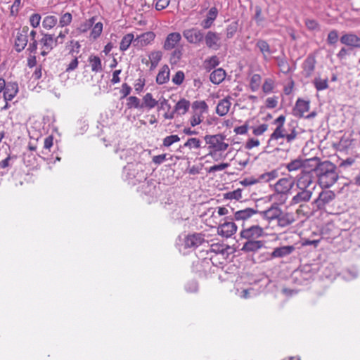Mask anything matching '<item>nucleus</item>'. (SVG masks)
Returning <instances> with one entry per match:
<instances>
[{"mask_svg":"<svg viewBox=\"0 0 360 360\" xmlns=\"http://www.w3.org/2000/svg\"><path fill=\"white\" fill-rule=\"evenodd\" d=\"M184 73L179 70L176 72L174 76L172 78V82L176 85H181L184 80Z\"/></svg>","mask_w":360,"mask_h":360,"instance_id":"63","label":"nucleus"},{"mask_svg":"<svg viewBox=\"0 0 360 360\" xmlns=\"http://www.w3.org/2000/svg\"><path fill=\"white\" fill-rule=\"evenodd\" d=\"M224 197L226 199L239 200L242 197V190L238 188L233 191L228 192L224 195Z\"/></svg>","mask_w":360,"mask_h":360,"instance_id":"57","label":"nucleus"},{"mask_svg":"<svg viewBox=\"0 0 360 360\" xmlns=\"http://www.w3.org/2000/svg\"><path fill=\"white\" fill-rule=\"evenodd\" d=\"M16 158L15 155H11L10 154H8L5 159L0 161V168L7 169L8 170L12 167Z\"/></svg>","mask_w":360,"mask_h":360,"instance_id":"41","label":"nucleus"},{"mask_svg":"<svg viewBox=\"0 0 360 360\" xmlns=\"http://www.w3.org/2000/svg\"><path fill=\"white\" fill-rule=\"evenodd\" d=\"M169 79V69L167 65H165L159 71L156 77V82L158 84L167 83Z\"/></svg>","mask_w":360,"mask_h":360,"instance_id":"30","label":"nucleus"},{"mask_svg":"<svg viewBox=\"0 0 360 360\" xmlns=\"http://www.w3.org/2000/svg\"><path fill=\"white\" fill-rule=\"evenodd\" d=\"M181 39V36L179 32H172L169 34L163 44V49L167 51L174 49Z\"/></svg>","mask_w":360,"mask_h":360,"instance_id":"21","label":"nucleus"},{"mask_svg":"<svg viewBox=\"0 0 360 360\" xmlns=\"http://www.w3.org/2000/svg\"><path fill=\"white\" fill-rule=\"evenodd\" d=\"M88 61L90 64L92 72H99L103 70L101 60L98 56L91 55L89 57Z\"/></svg>","mask_w":360,"mask_h":360,"instance_id":"31","label":"nucleus"},{"mask_svg":"<svg viewBox=\"0 0 360 360\" xmlns=\"http://www.w3.org/2000/svg\"><path fill=\"white\" fill-rule=\"evenodd\" d=\"M342 274V278L345 280L350 281V280L355 279L356 278H357V276L359 275V272L356 269L352 268V269H348L343 271Z\"/></svg>","mask_w":360,"mask_h":360,"instance_id":"43","label":"nucleus"},{"mask_svg":"<svg viewBox=\"0 0 360 360\" xmlns=\"http://www.w3.org/2000/svg\"><path fill=\"white\" fill-rule=\"evenodd\" d=\"M225 252V248L224 245L219 243H214L211 245L209 250H207V253L209 252H214L216 254H222L224 255Z\"/></svg>","mask_w":360,"mask_h":360,"instance_id":"55","label":"nucleus"},{"mask_svg":"<svg viewBox=\"0 0 360 360\" xmlns=\"http://www.w3.org/2000/svg\"><path fill=\"white\" fill-rule=\"evenodd\" d=\"M277 176L278 172L276 170H272L271 172L262 174L258 177L260 182H269L275 179Z\"/></svg>","mask_w":360,"mask_h":360,"instance_id":"42","label":"nucleus"},{"mask_svg":"<svg viewBox=\"0 0 360 360\" xmlns=\"http://www.w3.org/2000/svg\"><path fill=\"white\" fill-rule=\"evenodd\" d=\"M134 36L132 33H129L124 35L120 44V49L122 51L127 50L131 43L134 44Z\"/></svg>","mask_w":360,"mask_h":360,"instance_id":"32","label":"nucleus"},{"mask_svg":"<svg viewBox=\"0 0 360 360\" xmlns=\"http://www.w3.org/2000/svg\"><path fill=\"white\" fill-rule=\"evenodd\" d=\"M229 219L230 221H226L220 224L217 228V232L219 235L225 237H231L237 231V226L233 221V218L226 217L225 219Z\"/></svg>","mask_w":360,"mask_h":360,"instance_id":"11","label":"nucleus"},{"mask_svg":"<svg viewBox=\"0 0 360 360\" xmlns=\"http://www.w3.org/2000/svg\"><path fill=\"white\" fill-rule=\"evenodd\" d=\"M259 211L253 208H245L238 210L234 213V219L236 221H242L243 224H246L248 221L253 216L258 214Z\"/></svg>","mask_w":360,"mask_h":360,"instance_id":"16","label":"nucleus"},{"mask_svg":"<svg viewBox=\"0 0 360 360\" xmlns=\"http://www.w3.org/2000/svg\"><path fill=\"white\" fill-rule=\"evenodd\" d=\"M193 112H198L202 115L208 110V105L205 101H195L191 105Z\"/></svg>","mask_w":360,"mask_h":360,"instance_id":"35","label":"nucleus"},{"mask_svg":"<svg viewBox=\"0 0 360 360\" xmlns=\"http://www.w3.org/2000/svg\"><path fill=\"white\" fill-rule=\"evenodd\" d=\"M259 182L260 181L259 177L255 178L254 176L245 178L244 179L240 181V184L245 186H252Z\"/></svg>","mask_w":360,"mask_h":360,"instance_id":"61","label":"nucleus"},{"mask_svg":"<svg viewBox=\"0 0 360 360\" xmlns=\"http://www.w3.org/2000/svg\"><path fill=\"white\" fill-rule=\"evenodd\" d=\"M158 101L153 98V96L150 93H147L143 98V103L141 105L143 108H147L148 109H152L155 108L158 105Z\"/></svg>","mask_w":360,"mask_h":360,"instance_id":"34","label":"nucleus"},{"mask_svg":"<svg viewBox=\"0 0 360 360\" xmlns=\"http://www.w3.org/2000/svg\"><path fill=\"white\" fill-rule=\"evenodd\" d=\"M208 242L205 239V236L201 233H194L187 235L184 241L185 248L195 249L200 245Z\"/></svg>","mask_w":360,"mask_h":360,"instance_id":"8","label":"nucleus"},{"mask_svg":"<svg viewBox=\"0 0 360 360\" xmlns=\"http://www.w3.org/2000/svg\"><path fill=\"white\" fill-rule=\"evenodd\" d=\"M18 92V86L17 83L8 82L6 89L4 91V98L6 101H11Z\"/></svg>","mask_w":360,"mask_h":360,"instance_id":"25","label":"nucleus"},{"mask_svg":"<svg viewBox=\"0 0 360 360\" xmlns=\"http://www.w3.org/2000/svg\"><path fill=\"white\" fill-rule=\"evenodd\" d=\"M180 139H181L179 137L178 135L167 136L165 138H164L163 141H162V145L165 147H169L173 143L179 141Z\"/></svg>","mask_w":360,"mask_h":360,"instance_id":"54","label":"nucleus"},{"mask_svg":"<svg viewBox=\"0 0 360 360\" xmlns=\"http://www.w3.org/2000/svg\"><path fill=\"white\" fill-rule=\"evenodd\" d=\"M157 184L158 183L155 180L146 179V181L141 184L139 188L143 194L151 197H155L158 193V187L157 186Z\"/></svg>","mask_w":360,"mask_h":360,"instance_id":"14","label":"nucleus"},{"mask_svg":"<svg viewBox=\"0 0 360 360\" xmlns=\"http://www.w3.org/2000/svg\"><path fill=\"white\" fill-rule=\"evenodd\" d=\"M314 163V168L311 172L314 171L319 185L324 188L332 186L338 179L336 166L330 161L320 162L319 158Z\"/></svg>","mask_w":360,"mask_h":360,"instance_id":"2","label":"nucleus"},{"mask_svg":"<svg viewBox=\"0 0 360 360\" xmlns=\"http://www.w3.org/2000/svg\"><path fill=\"white\" fill-rule=\"evenodd\" d=\"M313 84L318 91L327 89L328 88V78L321 79L319 77H315Z\"/></svg>","mask_w":360,"mask_h":360,"instance_id":"37","label":"nucleus"},{"mask_svg":"<svg viewBox=\"0 0 360 360\" xmlns=\"http://www.w3.org/2000/svg\"><path fill=\"white\" fill-rule=\"evenodd\" d=\"M127 105L128 108H136V109H141L143 108V105H141V103L140 102V99L137 98L136 96H129L127 98Z\"/></svg>","mask_w":360,"mask_h":360,"instance_id":"46","label":"nucleus"},{"mask_svg":"<svg viewBox=\"0 0 360 360\" xmlns=\"http://www.w3.org/2000/svg\"><path fill=\"white\" fill-rule=\"evenodd\" d=\"M102 31H103V23L101 22H96L92 28L90 36L94 39H96L101 35V34L102 33Z\"/></svg>","mask_w":360,"mask_h":360,"instance_id":"50","label":"nucleus"},{"mask_svg":"<svg viewBox=\"0 0 360 360\" xmlns=\"http://www.w3.org/2000/svg\"><path fill=\"white\" fill-rule=\"evenodd\" d=\"M285 136V134L284 133L283 127H276L274 132L271 134L268 143H269L273 140H278L280 138H284Z\"/></svg>","mask_w":360,"mask_h":360,"instance_id":"49","label":"nucleus"},{"mask_svg":"<svg viewBox=\"0 0 360 360\" xmlns=\"http://www.w3.org/2000/svg\"><path fill=\"white\" fill-rule=\"evenodd\" d=\"M41 15L39 13H33L30 15L29 21L30 23V25L33 28H37L39 26L40 21H41Z\"/></svg>","mask_w":360,"mask_h":360,"instance_id":"58","label":"nucleus"},{"mask_svg":"<svg viewBox=\"0 0 360 360\" xmlns=\"http://www.w3.org/2000/svg\"><path fill=\"white\" fill-rule=\"evenodd\" d=\"M162 57V53L160 51H153L149 55V59L150 60V70H154L158 65L159 62L161 60Z\"/></svg>","mask_w":360,"mask_h":360,"instance_id":"33","label":"nucleus"},{"mask_svg":"<svg viewBox=\"0 0 360 360\" xmlns=\"http://www.w3.org/2000/svg\"><path fill=\"white\" fill-rule=\"evenodd\" d=\"M231 105L230 98L221 100L216 108L217 114L221 117L226 115L229 111Z\"/></svg>","mask_w":360,"mask_h":360,"instance_id":"26","label":"nucleus"},{"mask_svg":"<svg viewBox=\"0 0 360 360\" xmlns=\"http://www.w3.org/2000/svg\"><path fill=\"white\" fill-rule=\"evenodd\" d=\"M242 230L240 232L241 239L244 240H258L260 237L264 236V231L258 224L248 225L242 224Z\"/></svg>","mask_w":360,"mask_h":360,"instance_id":"4","label":"nucleus"},{"mask_svg":"<svg viewBox=\"0 0 360 360\" xmlns=\"http://www.w3.org/2000/svg\"><path fill=\"white\" fill-rule=\"evenodd\" d=\"M261 77L259 75L255 74L250 80V88L252 91H255L259 86Z\"/></svg>","mask_w":360,"mask_h":360,"instance_id":"59","label":"nucleus"},{"mask_svg":"<svg viewBox=\"0 0 360 360\" xmlns=\"http://www.w3.org/2000/svg\"><path fill=\"white\" fill-rule=\"evenodd\" d=\"M351 182L360 186V167L356 168L355 172L352 174Z\"/></svg>","mask_w":360,"mask_h":360,"instance_id":"64","label":"nucleus"},{"mask_svg":"<svg viewBox=\"0 0 360 360\" xmlns=\"http://www.w3.org/2000/svg\"><path fill=\"white\" fill-rule=\"evenodd\" d=\"M191 106L190 101L186 98H181L174 106V112L179 115H185Z\"/></svg>","mask_w":360,"mask_h":360,"instance_id":"28","label":"nucleus"},{"mask_svg":"<svg viewBox=\"0 0 360 360\" xmlns=\"http://www.w3.org/2000/svg\"><path fill=\"white\" fill-rule=\"evenodd\" d=\"M96 19V17L93 16L90 19L82 22L78 28L79 31L82 33L87 32L91 27H93L94 24L95 23Z\"/></svg>","mask_w":360,"mask_h":360,"instance_id":"45","label":"nucleus"},{"mask_svg":"<svg viewBox=\"0 0 360 360\" xmlns=\"http://www.w3.org/2000/svg\"><path fill=\"white\" fill-rule=\"evenodd\" d=\"M30 28L28 26H23L21 27L16 34L14 41V49L16 52H22L28 44V31Z\"/></svg>","mask_w":360,"mask_h":360,"instance_id":"5","label":"nucleus"},{"mask_svg":"<svg viewBox=\"0 0 360 360\" xmlns=\"http://www.w3.org/2000/svg\"><path fill=\"white\" fill-rule=\"evenodd\" d=\"M322 234L328 238H335L339 233L333 224H328L323 229Z\"/></svg>","mask_w":360,"mask_h":360,"instance_id":"40","label":"nucleus"},{"mask_svg":"<svg viewBox=\"0 0 360 360\" xmlns=\"http://www.w3.org/2000/svg\"><path fill=\"white\" fill-rule=\"evenodd\" d=\"M37 34V32L34 30L30 32L28 31V37H30V41L28 44L27 51L30 53L35 54L37 53L38 46V41L36 39Z\"/></svg>","mask_w":360,"mask_h":360,"instance_id":"29","label":"nucleus"},{"mask_svg":"<svg viewBox=\"0 0 360 360\" xmlns=\"http://www.w3.org/2000/svg\"><path fill=\"white\" fill-rule=\"evenodd\" d=\"M316 60L313 55H309L302 63L303 73L306 77L311 76L315 70Z\"/></svg>","mask_w":360,"mask_h":360,"instance_id":"20","label":"nucleus"},{"mask_svg":"<svg viewBox=\"0 0 360 360\" xmlns=\"http://www.w3.org/2000/svg\"><path fill=\"white\" fill-rule=\"evenodd\" d=\"M203 39H205L207 47L210 49L217 51L221 47V37L220 34L217 32L209 31L204 35Z\"/></svg>","mask_w":360,"mask_h":360,"instance_id":"13","label":"nucleus"},{"mask_svg":"<svg viewBox=\"0 0 360 360\" xmlns=\"http://www.w3.org/2000/svg\"><path fill=\"white\" fill-rule=\"evenodd\" d=\"M255 14L254 16V19L256 21L257 25H260L262 22L264 20V18L262 15V8L259 6H255Z\"/></svg>","mask_w":360,"mask_h":360,"instance_id":"62","label":"nucleus"},{"mask_svg":"<svg viewBox=\"0 0 360 360\" xmlns=\"http://www.w3.org/2000/svg\"><path fill=\"white\" fill-rule=\"evenodd\" d=\"M278 65L283 74L287 75L291 71V68L285 58H281L278 60Z\"/></svg>","mask_w":360,"mask_h":360,"instance_id":"52","label":"nucleus"},{"mask_svg":"<svg viewBox=\"0 0 360 360\" xmlns=\"http://www.w3.org/2000/svg\"><path fill=\"white\" fill-rule=\"evenodd\" d=\"M238 27L237 21L230 23L226 28V37L227 39H231L236 33Z\"/></svg>","mask_w":360,"mask_h":360,"instance_id":"44","label":"nucleus"},{"mask_svg":"<svg viewBox=\"0 0 360 360\" xmlns=\"http://www.w3.org/2000/svg\"><path fill=\"white\" fill-rule=\"evenodd\" d=\"M226 72L221 68L215 69L211 72L210 75V79L212 83L214 84H219L221 83L226 77Z\"/></svg>","mask_w":360,"mask_h":360,"instance_id":"27","label":"nucleus"},{"mask_svg":"<svg viewBox=\"0 0 360 360\" xmlns=\"http://www.w3.org/2000/svg\"><path fill=\"white\" fill-rule=\"evenodd\" d=\"M294 250L295 248L292 245H286L276 248L269 255L268 259L273 258H281L289 255L294 251Z\"/></svg>","mask_w":360,"mask_h":360,"instance_id":"22","label":"nucleus"},{"mask_svg":"<svg viewBox=\"0 0 360 360\" xmlns=\"http://www.w3.org/2000/svg\"><path fill=\"white\" fill-rule=\"evenodd\" d=\"M41 38L38 41V44L41 46V55L45 56L57 46V40H55L54 34L41 32Z\"/></svg>","mask_w":360,"mask_h":360,"instance_id":"6","label":"nucleus"},{"mask_svg":"<svg viewBox=\"0 0 360 360\" xmlns=\"http://www.w3.org/2000/svg\"><path fill=\"white\" fill-rule=\"evenodd\" d=\"M296 184V178H281L274 185L276 193L280 194H286Z\"/></svg>","mask_w":360,"mask_h":360,"instance_id":"9","label":"nucleus"},{"mask_svg":"<svg viewBox=\"0 0 360 360\" xmlns=\"http://www.w3.org/2000/svg\"><path fill=\"white\" fill-rule=\"evenodd\" d=\"M256 47L259 49V51L263 54L264 58H266V54L271 53L269 44L267 43L266 41L264 39L257 40L256 43Z\"/></svg>","mask_w":360,"mask_h":360,"instance_id":"38","label":"nucleus"},{"mask_svg":"<svg viewBox=\"0 0 360 360\" xmlns=\"http://www.w3.org/2000/svg\"><path fill=\"white\" fill-rule=\"evenodd\" d=\"M72 20V15L70 13H65L61 15L59 20V27H64L69 25Z\"/></svg>","mask_w":360,"mask_h":360,"instance_id":"48","label":"nucleus"},{"mask_svg":"<svg viewBox=\"0 0 360 360\" xmlns=\"http://www.w3.org/2000/svg\"><path fill=\"white\" fill-rule=\"evenodd\" d=\"M335 198V193L330 190L322 191L318 198L314 201L318 210H325Z\"/></svg>","mask_w":360,"mask_h":360,"instance_id":"7","label":"nucleus"},{"mask_svg":"<svg viewBox=\"0 0 360 360\" xmlns=\"http://www.w3.org/2000/svg\"><path fill=\"white\" fill-rule=\"evenodd\" d=\"M305 25L309 30H319V24L316 20L314 19H306L304 21Z\"/></svg>","mask_w":360,"mask_h":360,"instance_id":"60","label":"nucleus"},{"mask_svg":"<svg viewBox=\"0 0 360 360\" xmlns=\"http://www.w3.org/2000/svg\"><path fill=\"white\" fill-rule=\"evenodd\" d=\"M310 106L309 101H305L302 98H298L296 101L294 108V115L297 117H302L304 113L309 111Z\"/></svg>","mask_w":360,"mask_h":360,"instance_id":"23","label":"nucleus"},{"mask_svg":"<svg viewBox=\"0 0 360 360\" xmlns=\"http://www.w3.org/2000/svg\"><path fill=\"white\" fill-rule=\"evenodd\" d=\"M296 219L292 212H284L281 211L277 219L278 225L281 228L288 226L295 221Z\"/></svg>","mask_w":360,"mask_h":360,"instance_id":"24","label":"nucleus"},{"mask_svg":"<svg viewBox=\"0 0 360 360\" xmlns=\"http://www.w3.org/2000/svg\"><path fill=\"white\" fill-rule=\"evenodd\" d=\"M340 41L342 44L349 46L351 49L353 48H360V37L354 33L343 34L340 37Z\"/></svg>","mask_w":360,"mask_h":360,"instance_id":"17","label":"nucleus"},{"mask_svg":"<svg viewBox=\"0 0 360 360\" xmlns=\"http://www.w3.org/2000/svg\"><path fill=\"white\" fill-rule=\"evenodd\" d=\"M338 32L335 30H331L327 37V43L329 45H333L338 42Z\"/></svg>","mask_w":360,"mask_h":360,"instance_id":"56","label":"nucleus"},{"mask_svg":"<svg viewBox=\"0 0 360 360\" xmlns=\"http://www.w3.org/2000/svg\"><path fill=\"white\" fill-rule=\"evenodd\" d=\"M204 32L197 27H193L184 31L183 36L186 40L194 44H199L203 41Z\"/></svg>","mask_w":360,"mask_h":360,"instance_id":"10","label":"nucleus"},{"mask_svg":"<svg viewBox=\"0 0 360 360\" xmlns=\"http://www.w3.org/2000/svg\"><path fill=\"white\" fill-rule=\"evenodd\" d=\"M180 147L182 148H187L190 150L198 149L201 147V141L198 138H189L184 144Z\"/></svg>","mask_w":360,"mask_h":360,"instance_id":"36","label":"nucleus"},{"mask_svg":"<svg viewBox=\"0 0 360 360\" xmlns=\"http://www.w3.org/2000/svg\"><path fill=\"white\" fill-rule=\"evenodd\" d=\"M205 67L207 70H210L212 68H214L219 64V60L217 56H213L207 59H206L204 62Z\"/></svg>","mask_w":360,"mask_h":360,"instance_id":"47","label":"nucleus"},{"mask_svg":"<svg viewBox=\"0 0 360 360\" xmlns=\"http://www.w3.org/2000/svg\"><path fill=\"white\" fill-rule=\"evenodd\" d=\"M282 210L279 207L278 205L274 204L272 205L268 210L259 212V214L264 219H267L268 221H272L274 219H277L279 217L280 214H281Z\"/></svg>","mask_w":360,"mask_h":360,"instance_id":"18","label":"nucleus"},{"mask_svg":"<svg viewBox=\"0 0 360 360\" xmlns=\"http://www.w3.org/2000/svg\"><path fill=\"white\" fill-rule=\"evenodd\" d=\"M264 241L260 240H245L241 250L245 253H255L264 247Z\"/></svg>","mask_w":360,"mask_h":360,"instance_id":"15","label":"nucleus"},{"mask_svg":"<svg viewBox=\"0 0 360 360\" xmlns=\"http://www.w3.org/2000/svg\"><path fill=\"white\" fill-rule=\"evenodd\" d=\"M203 120L202 115L198 112H193V115L190 119L191 127H195L200 124Z\"/></svg>","mask_w":360,"mask_h":360,"instance_id":"51","label":"nucleus"},{"mask_svg":"<svg viewBox=\"0 0 360 360\" xmlns=\"http://www.w3.org/2000/svg\"><path fill=\"white\" fill-rule=\"evenodd\" d=\"M58 18L54 15H47L42 21V26L46 30H51L56 26Z\"/></svg>","mask_w":360,"mask_h":360,"instance_id":"39","label":"nucleus"},{"mask_svg":"<svg viewBox=\"0 0 360 360\" xmlns=\"http://www.w3.org/2000/svg\"><path fill=\"white\" fill-rule=\"evenodd\" d=\"M226 136L221 134L205 135L204 139L210 150L208 155L214 156L216 152L225 151L229 147V144L224 142Z\"/></svg>","mask_w":360,"mask_h":360,"instance_id":"3","label":"nucleus"},{"mask_svg":"<svg viewBox=\"0 0 360 360\" xmlns=\"http://www.w3.org/2000/svg\"><path fill=\"white\" fill-rule=\"evenodd\" d=\"M53 138L52 136H49L44 139V148L41 150V154L46 155H48L50 151V148L53 146Z\"/></svg>","mask_w":360,"mask_h":360,"instance_id":"53","label":"nucleus"},{"mask_svg":"<svg viewBox=\"0 0 360 360\" xmlns=\"http://www.w3.org/2000/svg\"><path fill=\"white\" fill-rule=\"evenodd\" d=\"M292 188L294 193L290 205L291 206L299 205L302 208L311 199L316 185L313 181L311 172L302 170L296 176V184Z\"/></svg>","mask_w":360,"mask_h":360,"instance_id":"1","label":"nucleus"},{"mask_svg":"<svg viewBox=\"0 0 360 360\" xmlns=\"http://www.w3.org/2000/svg\"><path fill=\"white\" fill-rule=\"evenodd\" d=\"M155 37L153 32H147L138 36L134 41V46L141 48L150 44Z\"/></svg>","mask_w":360,"mask_h":360,"instance_id":"19","label":"nucleus"},{"mask_svg":"<svg viewBox=\"0 0 360 360\" xmlns=\"http://www.w3.org/2000/svg\"><path fill=\"white\" fill-rule=\"evenodd\" d=\"M318 162V158H310V159H302V158H297L292 161H290L289 163H288L285 166L286 169L288 172H295L299 169L306 170L305 168L309 162Z\"/></svg>","mask_w":360,"mask_h":360,"instance_id":"12","label":"nucleus"}]
</instances>
